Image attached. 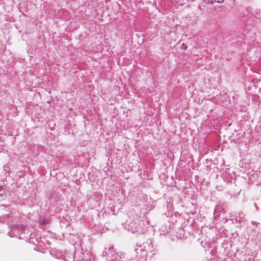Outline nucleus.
Returning a JSON list of instances; mask_svg holds the SVG:
<instances>
[{
  "label": "nucleus",
  "instance_id": "f257e3e1",
  "mask_svg": "<svg viewBox=\"0 0 261 261\" xmlns=\"http://www.w3.org/2000/svg\"><path fill=\"white\" fill-rule=\"evenodd\" d=\"M147 228L143 220L138 219L129 223L127 229L133 233L142 234L147 230Z\"/></svg>",
  "mask_w": 261,
  "mask_h": 261
},
{
  "label": "nucleus",
  "instance_id": "f03ea898",
  "mask_svg": "<svg viewBox=\"0 0 261 261\" xmlns=\"http://www.w3.org/2000/svg\"><path fill=\"white\" fill-rule=\"evenodd\" d=\"M144 247L146 251H151V249L152 248V243L149 242H146L144 243Z\"/></svg>",
  "mask_w": 261,
  "mask_h": 261
},
{
  "label": "nucleus",
  "instance_id": "7ed1b4c3",
  "mask_svg": "<svg viewBox=\"0 0 261 261\" xmlns=\"http://www.w3.org/2000/svg\"><path fill=\"white\" fill-rule=\"evenodd\" d=\"M106 250H107V248H106L105 250L102 252V255L103 256H106L108 254ZM113 247H110V248H109V250H108V251H109L108 255L110 254L111 255H112V253L113 252Z\"/></svg>",
  "mask_w": 261,
  "mask_h": 261
},
{
  "label": "nucleus",
  "instance_id": "20e7f679",
  "mask_svg": "<svg viewBox=\"0 0 261 261\" xmlns=\"http://www.w3.org/2000/svg\"><path fill=\"white\" fill-rule=\"evenodd\" d=\"M244 218V215L242 213H239L238 215L236 216L237 221H242Z\"/></svg>",
  "mask_w": 261,
  "mask_h": 261
},
{
  "label": "nucleus",
  "instance_id": "39448f33",
  "mask_svg": "<svg viewBox=\"0 0 261 261\" xmlns=\"http://www.w3.org/2000/svg\"><path fill=\"white\" fill-rule=\"evenodd\" d=\"M215 0H204L203 2L207 4H213Z\"/></svg>",
  "mask_w": 261,
  "mask_h": 261
},
{
  "label": "nucleus",
  "instance_id": "423d86ee",
  "mask_svg": "<svg viewBox=\"0 0 261 261\" xmlns=\"http://www.w3.org/2000/svg\"><path fill=\"white\" fill-rule=\"evenodd\" d=\"M224 0H215V2L218 3H222L224 2Z\"/></svg>",
  "mask_w": 261,
  "mask_h": 261
},
{
  "label": "nucleus",
  "instance_id": "0eeeda50",
  "mask_svg": "<svg viewBox=\"0 0 261 261\" xmlns=\"http://www.w3.org/2000/svg\"><path fill=\"white\" fill-rule=\"evenodd\" d=\"M187 45H185V44H182V48L184 50H186L187 49Z\"/></svg>",
  "mask_w": 261,
  "mask_h": 261
},
{
  "label": "nucleus",
  "instance_id": "6e6552de",
  "mask_svg": "<svg viewBox=\"0 0 261 261\" xmlns=\"http://www.w3.org/2000/svg\"><path fill=\"white\" fill-rule=\"evenodd\" d=\"M24 228H25V226H24V225H21L20 226V229L21 230H23L24 229Z\"/></svg>",
  "mask_w": 261,
  "mask_h": 261
},
{
  "label": "nucleus",
  "instance_id": "1a4fd4ad",
  "mask_svg": "<svg viewBox=\"0 0 261 261\" xmlns=\"http://www.w3.org/2000/svg\"><path fill=\"white\" fill-rule=\"evenodd\" d=\"M254 206H255L256 210H258V207H257V206L256 203H254Z\"/></svg>",
  "mask_w": 261,
  "mask_h": 261
},
{
  "label": "nucleus",
  "instance_id": "9d476101",
  "mask_svg": "<svg viewBox=\"0 0 261 261\" xmlns=\"http://www.w3.org/2000/svg\"><path fill=\"white\" fill-rule=\"evenodd\" d=\"M1 195V194H0V196Z\"/></svg>",
  "mask_w": 261,
  "mask_h": 261
}]
</instances>
